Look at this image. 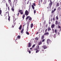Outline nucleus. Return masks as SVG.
<instances>
[{
    "label": "nucleus",
    "mask_w": 61,
    "mask_h": 61,
    "mask_svg": "<svg viewBox=\"0 0 61 61\" xmlns=\"http://www.w3.org/2000/svg\"><path fill=\"white\" fill-rule=\"evenodd\" d=\"M52 42V41L50 40L49 39H47V43L48 44H50Z\"/></svg>",
    "instance_id": "f257e3e1"
},
{
    "label": "nucleus",
    "mask_w": 61,
    "mask_h": 61,
    "mask_svg": "<svg viewBox=\"0 0 61 61\" xmlns=\"http://www.w3.org/2000/svg\"><path fill=\"white\" fill-rule=\"evenodd\" d=\"M50 3L49 5L50 6V7H51V6H52V4H53V3H52V1L51 0H50Z\"/></svg>",
    "instance_id": "f03ea898"
},
{
    "label": "nucleus",
    "mask_w": 61,
    "mask_h": 61,
    "mask_svg": "<svg viewBox=\"0 0 61 61\" xmlns=\"http://www.w3.org/2000/svg\"><path fill=\"white\" fill-rule=\"evenodd\" d=\"M25 14L26 15H28V12L27 10H26L25 13Z\"/></svg>",
    "instance_id": "7ed1b4c3"
},
{
    "label": "nucleus",
    "mask_w": 61,
    "mask_h": 61,
    "mask_svg": "<svg viewBox=\"0 0 61 61\" xmlns=\"http://www.w3.org/2000/svg\"><path fill=\"white\" fill-rule=\"evenodd\" d=\"M19 12H20V14L21 15H23V11H22V10H20L19 11Z\"/></svg>",
    "instance_id": "20e7f679"
},
{
    "label": "nucleus",
    "mask_w": 61,
    "mask_h": 61,
    "mask_svg": "<svg viewBox=\"0 0 61 61\" xmlns=\"http://www.w3.org/2000/svg\"><path fill=\"white\" fill-rule=\"evenodd\" d=\"M55 26V24H53L51 25V28H54Z\"/></svg>",
    "instance_id": "39448f33"
},
{
    "label": "nucleus",
    "mask_w": 61,
    "mask_h": 61,
    "mask_svg": "<svg viewBox=\"0 0 61 61\" xmlns=\"http://www.w3.org/2000/svg\"><path fill=\"white\" fill-rule=\"evenodd\" d=\"M43 49H46V48H47V46H46V45H44L43 46Z\"/></svg>",
    "instance_id": "423d86ee"
},
{
    "label": "nucleus",
    "mask_w": 61,
    "mask_h": 61,
    "mask_svg": "<svg viewBox=\"0 0 61 61\" xmlns=\"http://www.w3.org/2000/svg\"><path fill=\"white\" fill-rule=\"evenodd\" d=\"M32 46V44L31 43L29 42L28 44V47H31Z\"/></svg>",
    "instance_id": "0eeeda50"
},
{
    "label": "nucleus",
    "mask_w": 61,
    "mask_h": 61,
    "mask_svg": "<svg viewBox=\"0 0 61 61\" xmlns=\"http://www.w3.org/2000/svg\"><path fill=\"white\" fill-rule=\"evenodd\" d=\"M59 2H57L56 4V7H58V6H59Z\"/></svg>",
    "instance_id": "6e6552de"
},
{
    "label": "nucleus",
    "mask_w": 61,
    "mask_h": 61,
    "mask_svg": "<svg viewBox=\"0 0 61 61\" xmlns=\"http://www.w3.org/2000/svg\"><path fill=\"white\" fill-rule=\"evenodd\" d=\"M47 30L48 31H50L51 30V29L50 27H49L47 28Z\"/></svg>",
    "instance_id": "1a4fd4ad"
},
{
    "label": "nucleus",
    "mask_w": 61,
    "mask_h": 61,
    "mask_svg": "<svg viewBox=\"0 0 61 61\" xmlns=\"http://www.w3.org/2000/svg\"><path fill=\"white\" fill-rule=\"evenodd\" d=\"M49 35V33L48 32H46L45 33L44 35Z\"/></svg>",
    "instance_id": "9d476101"
},
{
    "label": "nucleus",
    "mask_w": 61,
    "mask_h": 61,
    "mask_svg": "<svg viewBox=\"0 0 61 61\" xmlns=\"http://www.w3.org/2000/svg\"><path fill=\"white\" fill-rule=\"evenodd\" d=\"M42 41H40L38 45L39 46H40V45H41L42 44Z\"/></svg>",
    "instance_id": "9b49d317"
},
{
    "label": "nucleus",
    "mask_w": 61,
    "mask_h": 61,
    "mask_svg": "<svg viewBox=\"0 0 61 61\" xmlns=\"http://www.w3.org/2000/svg\"><path fill=\"white\" fill-rule=\"evenodd\" d=\"M24 28H23L21 30L20 32L21 34H22L23 33H24Z\"/></svg>",
    "instance_id": "f8f14e48"
},
{
    "label": "nucleus",
    "mask_w": 61,
    "mask_h": 61,
    "mask_svg": "<svg viewBox=\"0 0 61 61\" xmlns=\"http://www.w3.org/2000/svg\"><path fill=\"white\" fill-rule=\"evenodd\" d=\"M8 20L9 21L10 20V16H9V14H8Z\"/></svg>",
    "instance_id": "ddd939ff"
},
{
    "label": "nucleus",
    "mask_w": 61,
    "mask_h": 61,
    "mask_svg": "<svg viewBox=\"0 0 61 61\" xmlns=\"http://www.w3.org/2000/svg\"><path fill=\"white\" fill-rule=\"evenodd\" d=\"M19 30H21L22 29V25H21L20 27L19 28Z\"/></svg>",
    "instance_id": "4468645a"
},
{
    "label": "nucleus",
    "mask_w": 61,
    "mask_h": 61,
    "mask_svg": "<svg viewBox=\"0 0 61 61\" xmlns=\"http://www.w3.org/2000/svg\"><path fill=\"white\" fill-rule=\"evenodd\" d=\"M45 38V36L44 35H43L41 38V40H43Z\"/></svg>",
    "instance_id": "2eb2a0df"
},
{
    "label": "nucleus",
    "mask_w": 61,
    "mask_h": 61,
    "mask_svg": "<svg viewBox=\"0 0 61 61\" xmlns=\"http://www.w3.org/2000/svg\"><path fill=\"white\" fill-rule=\"evenodd\" d=\"M58 24V21H57V20L56 21V22H55V24L56 25H57Z\"/></svg>",
    "instance_id": "dca6fc26"
},
{
    "label": "nucleus",
    "mask_w": 61,
    "mask_h": 61,
    "mask_svg": "<svg viewBox=\"0 0 61 61\" xmlns=\"http://www.w3.org/2000/svg\"><path fill=\"white\" fill-rule=\"evenodd\" d=\"M0 15L2 16V10H1V8H0Z\"/></svg>",
    "instance_id": "f3484780"
},
{
    "label": "nucleus",
    "mask_w": 61,
    "mask_h": 61,
    "mask_svg": "<svg viewBox=\"0 0 61 61\" xmlns=\"http://www.w3.org/2000/svg\"><path fill=\"white\" fill-rule=\"evenodd\" d=\"M55 33L56 34H57V30H56V29L55 30Z\"/></svg>",
    "instance_id": "a211bd4d"
},
{
    "label": "nucleus",
    "mask_w": 61,
    "mask_h": 61,
    "mask_svg": "<svg viewBox=\"0 0 61 61\" xmlns=\"http://www.w3.org/2000/svg\"><path fill=\"white\" fill-rule=\"evenodd\" d=\"M33 23H31V26H30V27L31 28H32V27H33Z\"/></svg>",
    "instance_id": "6ab92c4d"
},
{
    "label": "nucleus",
    "mask_w": 61,
    "mask_h": 61,
    "mask_svg": "<svg viewBox=\"0 0 61 61\" xmlns=\"http://www.w3.org/2000/svg\"><path fill=\"white\" fill-rule=\"evenodd\" d=\"M52 32L53 33H55V30H54V29L52 28Z\"/></svg>",
    "instance_id": "aec40b11"
},
{
    "label": "nucleus",
    "mask_w": 61,
    "mask_h": 61,
    "mask_svg": "<svg viewBox=\"0 0 61 61\" xmlns=\"http://www.w3.org/2000/svg\"><path fill=\"white\" fill-rule=\"evenodd\" d=\"M29 20H30V21H31L32 18L31 17H29Z\"/></svg>",
    "instance_id": "412c9836"
},
{
    "label": "nucleus",
    "mask_w": 61,
    "mask_h": 61,
    "mask_svg": "<svg viewBox=\"0 0 61 61\" xmlns=\"http://www.w3.org/2000/svg\"><path fill=\"white\" fill-rule=\"evenodd\" d=\"M26 33L28 35H29V32H28L27 31L26 32Z\"/></svg>",
    "instance_id": "4be33fe9"
},
{
    "label": "nucleus",
    "mask_w": 61,
    "mask_h": 61,
    "mask_svg": "<svg viewBox=\"0 0 61 61\" xmlns=\"http://www.w3.org/2000/svg\"><path fill=\"white\" fill-rule=\"evenodd\" d=\"M32 7L33 8V9H35V7H34V5H32Z\"/></svg>",
    "instance_id": "5701e85b"
},
{
    "label": "nucleus",
    "mask_w": 61,
    "mask_h": 61,
    "mask_svg": "<svg viewBox=\"0 0 61 61\" xmlns=\"http://www.w3.org/2000/svg\"><path fill=\"white\" fill-rule=\"evenodd\" d=\"M7 13L8 14H9V11H7V12H6V13H5L6 15V14H7Z\"/></svg>",
    "instance_id": "b1692460"
},
{
    "label": "nucleus",
    "mask_w": 61,
    "mask_h": 61,
    "mask_svg": "<svg viewBox=\"0 0 61 61\" xmlns=\"http://www.w3.org/2000/svg\"><path fill=\"white\" fill-rule=\"evenodd\" d=\"M39 52V50H38L36 51V53H38Z\"/></svg>",
    "instance_id": "393cba45"
},
{
    "label": "nucleus",
    "mask_w": 61,
    "mask_h": 61,
    "mask_svg": "<svg viewBox=\"0 0 61 61\" xmlns=\"http://www.w3.org/2000/svg\"><path fill=\"white\" fill-rule=\"evenodd\" d=\"M29 17H30V16H28L26 18V20H28V19L29 18Z\"/></svg>",
    "instance_id": "a878e982"
},
{
    "label": "nucleus",
    "mask_w": 61,
    "mask_h": 61,
    "mask_svg": "<svg viewBox=\"0 0 61 61\" xmlns=\"http://www.w3.org/2000/svg\"><path fill=\"white\" fill-rule=\"evenodd\" d=\"M25 14H24L23 16L22 17V18L23 19H24V18H25Z\"/></svg>",
    "instance_id": "bb28decb"
},
{
    "label": "nucleus",
    "mask_w": 61,
    "mask_h": 61,
    "mask_svg": "<svg viewBox=\"0 0 61 61\" xmlns=\"http://www.w3.org/2000/svg\"><path fill=\"white\" fill-rule=\"evenodd\" d=\"M11 10H12V11H14V10H14V8H11Z\"/></svg>",
    "instance_id": "cd10ccee"
},
{
    "label": "nucleus",
    "mask_w": 61,
    "mask_h": 61,
    "mask_svg": "<svg viewBox=\"0 0 61 61\" xmlns=\"http://www.w3.org/2000/svg\"><path fill=\"white\" fill-rule=\"evenodd\" d=\"M58 10H59V11L60 10H61V8H60V7H59L58 8Z\"/></svg>",
    "instance_id": "c85d7f7f"
},
{
    "label": "nucleus",
    "mask_w": 61,
    "mask_h": 61,
    "mask_svg": "<svg viewBox=\"0 0 61 61\" xmlns=\"http://www.w3.org/2000/svg\"><path fill=\"white\" fill-rule=\"evenodd\" d=\"M35 45L34 44L32 46V48H34V47H35Z\"/></svg>",
    "instance_id": "c756f323"
},
{
    "label": "nucleus",
    "mask_w": 61,
    "mask_h": 61,
    "mask_svg": "<svg viewBox=\"0 0 61 61\" xmlns=\"http://www.w3.org/2000/svg\"><path fill=\"white\" fill-rule=\"evenodd\" d=\"M56 20H58V16H56Z\"/></svg>",
    "instance_id": "7c9ffc66"
},
{
    "label": "nucleus",
    "mask_w": 61,
    "mask_h": 61,
    "mask_svg": "<svg viewBox=\"0 0 61 61\" xmlns=\"http://www.w3.org/2000/svg\"><path fill=\"white\" fill-rule=\"evenodd\" d=\"M34 13L35 15V13H36V10H35V9H34Z\"/></svg>",
    "instance_id": "2f4dec72"
},
{
    "label": "nucleus",
    "mask_w": 61,
    "mask_h": 61,
    "mask_svg": "<svg viewBox=\"0 0 61 61\" xmlns=\"http://www.w3.org/2000/svg\"><path fill=\"white\" fill-rule=\"evenodd\" d=\"M53 37L54 38H56V34H55L54 35Z\"/></svg>",
    "instance_id": "473e14b6"
},
{
    "label": "nucleus",
    "mask_w": 61,
    "mask_h": 61,
    "mask_svg": "<svg viewBox=\"0 0 61 61\" xmlns=\"http://www.w3.org/2000/svg\"><path fill=\"white\" fill-rule=\"evenodd\" d=\"M8 10H9V11H10V8H9V7L8 6Z\"/></svg>",
    "instance_id": "72a5a7b5"
},
{
    "label": "nucleus",
    "mask_w": 61,
    "mask_h": 61,
    "mask_svg": "<svg viewBox=\"0 0 61 61\" xmlns=\"http://www.w3.org/2000/svg\"><path fill=\"white\" fill-rule=\"evenodd\" d=\"M17 37L18 38H20V36H17Z\"/></svg>",
    "instance_id": "f704fd0d"
},
{
    "label": "nucleus",
    "mask_w": 61,
    "mask_h": 61,
    "mask_svg": "<svg viewBox=\"0 0 61 61\" xmlns=\"http://www.w3.org/2000/svg\"><path fill=\"white\" fill-rule=\"evenodd\" d=\"M45 41V39H43L42 41V42H44V41Z\"/></svg>",
    "instance_id": "c9c22d12"
},
{
    "label": "nucleus",
    "mask_w": 61,
    "mask_h": 61,
    "mask_svg": "<svg viewBox=\"0 0 61 61\" xmlns=\"http://www.w3.org/2000/svg\"><path fill=\"white\" fill-rule=\"evenodd\" d=\"M47 31V29H46L45 31V32L46 33Z\"/></svg>",
    "instance_id": "e433bc0d"
},
{
    "label": "nucleus",
    "mask_w": 61,
    "mask_h": 61,
    "mask_svg": "<svg viewBox=\"0 0 61 61\" xmlns=\"http://www.w3.org/2000/svg\"><path fill=\"white\" fill-rule=\"evenodd\" d=\"M55 19H55V18L54 17L53 18V21H55Z\"/></svg>",
    "instance_id": "4c0bfd02"
},
{
    "label": "nucleus",
    "mask_w": 61,
    "mask_h": 61,
    "mask_svg": "<svg viewBox=\"0 0 61 61\" xmlns=\"http://www.w3.org/2000/svg\"><path fill=\"white\" fill-rule=\"evenodd\" d=\"M47 26H48V24H46V28L47 27Z\"/></svg>",
    "instance_id": "58836bf2"
},
{
    "label": "nucleus",
    "mask_w": 61,
    "mask_h": 61,
    "mask_svg": "<svg viewBox=\"0 0 61 61\" xmlns=\"http://www.w3.org/2000/svg\"><path fill=\"white\" fill-rule=\"evenodd\" d=\"M29 0H28L27 2V4H28V3H29Z\"/></svg>",
    "instance_id": "ea45409f"
},
{
    "label": "nucleus",
    "mask_w": 61,
    "mask_h": 61,
    "mask_svg": "<svg viewBox=\"0 0 61 61\" xmlns=\"http://www.w3.org/2000/svg\"><path fill=\"white\" fill-rule=\"evenodd\" d=\"M42 51H44V49H43V48L42 49Z\"/></svg>",
    "instance_id": "a19ab883"
},
{
    "label": "nucleus",
    "mask_w": 61,
    "mask_h": 61,
    "mask_svg": "<svg viewBox=\"0 0 61 61\" xmlns=\"http://www.w3.org/2000/svg\"><path fill=\"white\" fill-rule=\"evenodd\" d=\"M55 11L54 10H52L51 11V13H53Z\"/></svg>",
    "instance_id": "79ce46f5"
},
{
    "label": "nucleus",
    "mask_w": 61,
    "mask_h": 61,
    "mask_svg": "<svg viewBox=\"0 0 61 61\" xmlns=\"http://www.w3.org/2000/svg\"><path fill=\"white\" fill-rule=\"evenodd\" d=\"M33 5H34L35 6H36V4H35V3H33Z\"/></svg>",
    "instance_id": "37998d69"
},
{
    "label": "nucleus",
    "mask_w": 61,
    "mask_h": 61,
    "mask_svg": "<svg viewBox=\"0 0 61 61\" xmlns=\"http://www.w3.org/2000/svg\"><path fill=\"white\" fill-rule=\"evenodd\" d=\"M10 2V3H11V0H8V1L9 3V1Z\"/></svg>",
    "instance_id": "c03bdc74"
},
{
    "label": "nucleus",
    "mask_w": 61,
    "mask_h": 61,
    "mask_svg": "<svg viewBox=\"0 0 61 61\" xmlns=\"http://www.w3.org/2000/svg\"><path fill=\"white\" fill-rule=\"evenodd\" d=\"M58 28H61V26H58Z\"/></svg>",
    "instance_id": "a18cd8bd"
},
{
    "label": "nucleus",
    "mask_w": 61,
    "mask_h": 61,
    "mask_svg": "<svg viewBox=\"0 0 61 61\" xmlns=\"http://www.w3.org/2000/svg\"><path fill=\"white\" fill-rule=\"evenodd\" d=\"M29 23H28V24H27V26H29Z\"/></svg>",
    "instance_id": "49530a36"
},
{
    "label": "nucleus",
    "mask_w": 61,
    "mask_h": 61,
    "mask_svg": "<svg viewBox=\"0 0 61 61\" xmlns=\"http://www.w3.org/2000/svg\"><path fill=\"white\" fill-rule=\"evenodd\" d=\"M19 13H18V14H17V15L18 16H19Z\"/></svg>",
    "instance_id": "de8ad7c7"
},
{
    "label": "nucleus",
    "mask_w": 61,
    "mask_h": 61,
    "mask_svg": "<svg viewBox=\"0 0 61 61\" xmlns=\"http://www.w3.org/2000/svg\"><path fill=\"white\" fill-rule=\"evenodd\" d=\"M37 48H38V49H39V46H38Z\"/></svg>",
    "instance_id": "09e8293b"
},
{
    "label": "nucleus",
    "mask_w": 61,
    "mask_h": 61,
    "mask_svg": "<svg viewBox=\"0 0 61 61\" xmlns=\"http://www.w3.org/2000/svg\"><path fill=\"white\" fill-rule=\"evenodd\" d=\"M56 10V9H54V10L53 11H55Z\"/></svg>",
    "instance_id": "8fccbe9b"
},
{
    "label": "nucleus",
    "mask_w": 61,
    "mask_h": 61,
    "mask_svg": "<svg viewBox=\"0 0 61 61\" xmlns=\"http://www.w3.org/2000/svg\"><path fill=\"white\" fill-rule=\"evenodd\" d=\"M38 33H39V32H38L36 34V35H37L38 34Z\"/></svg>",
    "instance_id": "3c124183"
},
{
    "label": "nucleus",
    "mask_w": 61,
    "mask_h": 61,
    "mask_svg": "<svg viewBox=\"0 0 61 61\" xmlns=\"http://www.w3.org/2000/svg\"><path fill=\"white\" fill-rule=\"evenodd\" d=\"M29 54H30L31 53V51H29Z\"/></svg>",
    "instance_id": "603ef678"
},
{
    "label": "nucleus",
    "mask_w": 61,
    "mask_h": 61,
    "mask_svg": "<svg viewBox=\"0 0 61 61\" xmlns=\"http://www.w3.org/2000/svg\"><path fill=\"white\" fill-rule=\"evenodd\" d=\"M58 35H60V33H59V32H58Z\"/></svg>",
    "instance_id": "864d4df0"
},
{
    "label": "nucleus",
    "mask_w": 61,
    "mask_h": 61,
    "mask_svg": "<svg viewBox=\"0 0 61 61\" xmlns=\"http://www.w3.org/2000/svg\"><path fill=\"white\" fill-rule=\"evenodd\" d=\"M37 37H36L35 39V40H36V39H37Z\"/></svg>",
    "instance_id": "5fc2aeb1"
},
{
    "label": "nucleus",
    "mask_w": 61,
    "mask_h": 61,
    "mask_svg": "<svg viewBox=\"0 0 61 61\" xmlns=\"http://www.w3.org/2000/svg\"><path fill=\"white\" fill-rule=\"evenodd\" d=\"M38 38H37V40H38Z\"/></svg>",
    "instance_id": "6e6d98bb"
},
{
    "label": "nucleus",
    "mask_w": 61,
    "mask_h": 61,
    "mask_svg": "<svg viewBox=\"0 0 61 61\" xmlns=\"http://www.w3.org/2000/svg\"><path fill=\"white\" fill-rule=\"evenodd\" d=\"M51 24V22H49V24Z\"/></svg>",
    "instance_id": "4d7b16f0"
},
{
    "label": "nucleus",
    "mask_w": 61,
    "mask_h": 61,
    "mask_svg": "<svg viewBox=\"0 0 61 61\" xmlns=\"http://www.w3.org/2000/svg\"><path fill=\"white\" fill-rule=\"evenodd\" d=\"M58 24L59 25V24H60V21H59V23H58Z\"/></svg>",
    "instance_id": "13d9d810"
},
{
    "label": "nucleus",
    "mask_w": 61,
    "mask_h": 61,
    "mask_svg": "<svg viewBox=\"0 0 61 61\" xmlns=\"http://www.w3.org/2000/svg\"><path fill=\"white\" fill-rule=\"evenodd\" d=\"M32 49V48H30V50H31V49Z\"/></svg>",
    "instance_id": "bf43d9fd"
},
{
    "label": "nucleus",
    "mask_w": 61,
    "mask_h": 61,
    "mask_svg": "<svg viewBox=\"0 0 61 61\" xmlns=\"http://www.w3.org/2000/svg\"><path fill=\"white\" fill-rule=\"evenodd\" d=\"M41 2H43V0H41Z\"/></svg>",
    "instance_id": "052dcab7"
},
{
    "label": "nucleus",
    "mask_w": 61,
    "mask_h": 61,
    "mask_svg": "<svg viewBox=\"0 0 61 61\" xmlns=\"http://www.w3.org/2000/svg\"><path fill=\"white\" fill-rule=\"evenodd\" d=\"M42 20H43V19H44V18L43 17L42 18Z\"/></svg>",
    "instance_id": "680f3d73"
},
{
    "label": "nucleus",
    "mask_w": 61,
    "mask_h": 61,
    "mask_svg": "<svg viewBox=\"0 0 61 61\" xmlns=\"http://www.w3.org/2000/svg\"><path fill=\"white\" fill-rule=\"evenodd\" d=\"M14 8V6H12V8Z\"/></svg>",
    "instance_id": "e2e57ef3"
},
{
    "label": "nucleus",
    "mask_w": 61,
    "mask_h": 61,
    "mask_svg": "<svg viewBox=\"0 0 61 61\" xmlns=\"http://www.w3.org/2000/svg\"><path fill=\"white\" fill-rule=\"evenodd\" d=\"M28 26H27V29H28Z\"/></svg>",
    "instance_id": "0e129e2a"
},
{
    "label": "nucleus",
    "mask_w": 61,
    "mask_h": 61,
    "mask_svg": "<svg viewBox=\"0 0 61 61\" xmlns=\"http://www.w3.org/2000/svg\"><path fill=\"white\" fill-rule=\"evenodd\" d=\"M28 11H30V9H29L28 10Z\"/></svg>",
    "instance_id": "69168bd1"
},
{
    "label": "nucleus",
    "mask_w": 61,
    "mask_h": 61,
    "mask_svg": "<svg viewBox=\"0 0 61 61\" xmlns=\"http://www.w3.org/2000/svg\"><path fill=\"white\" fill-rule=\"evenodd\" d=\"M39 3H40V1H39Z\"/></svg>",
    "instance_id": "338daca9"
},
{
    "label": "nucleus",
    "mask_w": 61,
    "mask_h": 61,
    "mask_svg": "<svg viewBox=\"0 0 61 61\" xmlns=\"http://www.w3.org/2000/svg\"><path fill=\"white\" fill-rule=\"evenodd\" d=\"M46 22V20H45V21H44V23Z\"/></svg>",
    "instance_id": "774afa93"
}]
</instances>
